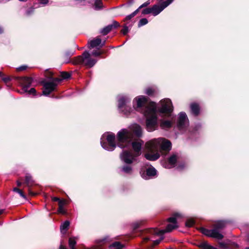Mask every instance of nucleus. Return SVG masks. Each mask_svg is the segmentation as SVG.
<instances>
[{
    "label": "nucleus",
    "mask_w": 249,
    "mask_h": 249,
    "mask_svg": "<svg viewBox=\"0 0 249 249\" xmlns=\"http://www.w3.org/2000/svg\"><path fill=\"white\" fill-rule=\"evenodd\" d=\"M138 111L141 112L146 117V128L148 131L156 130L158 127L157 109L156 105L153 102L148 103L147 98L139 96L135 98L133 104Z\"/></svg>",
    "instance_id": "nucleus-1"
},
{
    "label": "nucleus",
    "mask_w": 249,
    "mask_h": 249,
    "mask_svg": "<svg viewBox=\"0 0 249 249\" xmlns=\"http://www.w3.org/2000/svg\"><path fill=\"white\" fill-rule=\"evenodd\" d=\"M146 153L145 158L149 160H156L160 157V151L168 152L171 149V142L164 139L159 138L153 139L145 144Z\"/></svg>",
    "instance_id": "nucleus-2"
},
{
    "label": "nucleus",
    "mask_w": 249,
    "mask_h": 249,
    "mask_svg": "<svg viewBox=\"0 0 249 249\" xmlns=\"http://www.w3.org/2000/svg\"><path fill=\"white\" fill-rule=\"evenodd\" d=\"M143 142L141 140H138L132 142V140L127 145L125 142L120 143L118 141V145L121 148L127 147L132 146L135 152L133 154L131 151H124L121 154L120 157L123 161L127 164H130L135 160V158L141 154L142 145Z\"/></svg>",
    "instance_id": "nucleus-3"
},
{
    "label": "nucleus",
    "mask_w": 249,
    "mask_h": 249,
    "mask_svg": "<svg viewBox=\"0 0 249 249\" xmlns=\"http://www.w3.org/2000/svg\"><path fill=\"white\" fill-rule=\"evenodd\" d=\"M133 133L137 136L140 137L142 135V129L141 127L137 124H134L132 125L130 128V130L126 129H123L117 134V141L121 142H125L127 145L129 142L133 140Z\"/></svg>",
    "instance_id": "nucleus-4"
},
{
    "label": "nucleus",
    "mask_w": 249,
    "mask_h": 249,
    "mask_svg": "<svg viewBox=\"0 0 249 249\" xmlns=\"http://www.w3.org/2000/svg\"><path fill=\"white\" fill-rule=\"evenodd\" d=\"M227 223V222L225 221H218L213 224V228L212 230L201 228L199 230L201 233L207 236L221 240L223 238V235L220 233L219 231L226 227Z\"/></svg>",
    "instance_id": "nucleus-5"
},
{
    "label": "nucleus",
    "mask_w": 249,
    "mask_h": 249,
    "mask_svg": "<svg viewBox=\"0 0 249 249\" xmlns=\"http://www.w3.org/2000/svg\"><path fill=\"white\" fill-rule=\"evenodd\" d=\"M72 62L73 64H84L88 67H93L96 62V60L92 59L90 57V54L88 52L83 53L82 55H79L74 58Z\"/></svg>",
    "instance_id": "nucleus-6"
},
{
    "label": "nucleus",
    "mask_w": 249,
    "mask_h": 249,
    "mask_svg": "<svg viewBox=\"0 0 249 249\" xmlns=\"http://www.w3.org/2000/svg\"><path fill=\"white\" fill-rule=\"evenodd\" d=\"M178 227V226L177 224L171 223L167 226L165 230H159L158 229H150L146 230L145 231V233L148 235L143 237V240L144 242H147L150 238L148 235L149 234L163 235L164 233L170 232L173 230L176 229Z\"/></svg>",
    "instance_id": "nucleus-7"
},
{
    "label": "nucleus",
    "mask_w": 249,
    "mask_h": 249,
    "mask_svg": "<svg viewBox=\"0 0 249 249\" xmlns=\"http://www.w3.org/2000/svg\"><path fill=\"white\" fill-rule=\"evenodd\" d=\"M130 99L127 97L121 96L118 99V108L124 114H128L131 111V108L127 104L130 102Z\"/></svg>",
    "instance_id": "nucleus-8"
},
{
    "label": "nucleus",
    "mask_w": 249,
    "mask_h": 249,
    "mask_svg": "<svg viewBox=\"0 0 249 249\" xmlns=\"http://www.w3.org/2000/svg\"><path fill=\"white\" fill-rule=\"evenodd\" d=\"M115 136L113 133L108 134L107 137V142H101L103 148L108 151H112L116 147L115 143Z\"/></svg>",
    "instance_id": "nucleus-9"
},
{
    "label": "nucleus",
    "mask_w": 249,
    "mask_h": 249,
    "mask_svg": "<svg viewBox=\"0 0 249 249\" xmlns=\"http://www.w3.org/2000/svg\"><path fill=\"white\" fill-rule=\"evenodd\" d=\"M173 0H161L159 4H155L152 7V14L154 16L159 14L164 8L173 2Z\"/></svg>",
    "instance_id": "nucleus-10"
},
{
    "label": "nucleus",
    "mask_w": 249,
    "mask_h": 249,
    "mask_svg": "<svg viewBox=\"0 0 249 249\" xmlns=\"http://www.w3.org/2000/svg\"><path fill=\"white\" fill-rule=\"evenodd\" d=\"M60 79L55 78L52 81L44 82L43 84L44 90H43V94L48 95L55 89L57 86L56 82H60Z\"/></svg>",
    "instance_id": "nucleus-11"
},
{
    "label": "nucleus",
    "mask_w": 249,
    "mask_h": 249,
    "mask_svg": "<svg viewBox=\"0 0 249 249\" xmlns=\"http://www.w3.org/2000/svg\"><path fill=\"white\" fill-rule=\"evenodd\" d=\"M161 107L160 111L163 113L169 115L173 111V106L171 101L169 99H165L160 101Z\"/></svg>",
    "instance_id": "nucleus-12"
},
{
    "label": "nucleus",
    "mask_w": 249,
    "mask_h": 249,
    "mask_svg": "<svg viewBox=\"0 0 249 249\" xmlns=\"http://www.w3.org/2000/svg\"><path fill=\"white\" fill-rule=\"evenodd\" d=\"M188 125V120L187 115L184 112H181L178 115V127L179 129L182 130Z\"/></svg>",
    "instance_id": "nucleus-13"
},
{
    "label": "nucleus",
    "mask_w": 249,
    "mask_h": 249,
    "mask_svg": "<svg viewBox=\"0 0 249 249\" xmlns=\"http://www.w3.org/2000/svg\"><path fill=\"white\" fill-rule=\"evenodd\" d=\"M178 159V156L176 154L172 155L168 159L167 162H166L164 165L166 168H171L174 167L176 163L177 160Z\"/></svg>",
    "instance_id": "nucleus-14"
},
{
    "label": "nucleus",
    "mask_w": 249,
    "mask_h": 249,
    "mask_svg": "<svg viewBox=\"0 0 249 249\" xmlns=\"http://www.w3.org/2000/svg\"><path fill=\"white\" fill-rule=\"evenodd\" d=\"M120 26L119 23L116 21H114L111 24H109L106 27H104L101 31V33H102L103 35H107L113 28H116Z\"/></svg>",
    "instance_id": "nucleus-15"
},
{
    "label": "nucleus",
    "mask_w": 249,
    "mask_h": 249,
    "mask_svg": "<svg viewBox=\"0 0 249 249\" xmlns=\"http://www.w3.org/2000/svg\"><path fill=\"white\" fill-rule=\"evenodd\" d=\"M157 171L153 167H149L146 170V175L144 173L142 175V177L145 179H150L156 175Z\"/></svg>",
    "instance_id": "nucleus-16"
},
{
    "label": "nucleus",
    "mask_w": 249,
    "mask_h": 249,
    "mask_svg": "<svg viewBox=\"0 0 249 249\" xmlns=\"http://www.w3.org/2000/svg\"><path fill=\"white\" fill-rule=\"evenodd\" d=\"M32 81V78L30 77H24L22 78L21 84L24 92H26L27 91V89L30 87Z\"/></svg>",
    "instance_id": "nucleus-17"
},
{
    "label": "nucleus",
    "mask_w": 249,
    "mask_h": 249,
    "mask_svg": "<svg viewBox=\"0 0 249 249\" xmlns=\"http://www.w3.org/2000/svg\"><path fill=\"white\" fill-rule=\"evenodd\" d=\"M102 41L100 38H96L88 42L89 48H93L99 46L101 44Z\"/></svg>",
    "instance_id": "nucleus-18"
},
{
    "label": "nucleus",
    "mask_w": 249,
    "mask_h": 249,
    "mask_svg": "<svg viewBox=\"0 0 249 249\" xmlns=\"http://www.w3.org/2000/svg\"><path fill=\"white\" fill-rule=\"evenodd\" d=\"M76 244V242L75 238L71 237L69 238V245L71 249H75L74 246ZM60 249H67L66 247L63 246L62 245H61L60 246Z\"/></svg>",
    "instance_id": "nucleus-19"
},
{
    "label": "nucleus",
    "mask_w": 249,
    "mask_h": 249,
    "mask_svg": "<svg viewBox=\"0 0 249 249\" xmlns=\"http://www.w3.org/2000/svg\"><path fill=\"white\" fill-rule=\"evenodd\" d=\"M190 107L192 113L195 116L198 115L199 113V106L196 103H193Z\"/></svg>",
    "instance_id": "nucleus-20"
},
{
    "label": "nucleus",
    "mask_w": 249,
    "mask_h": 249,
    "mask_svg": "<svg viewBox=\"0 0 249 249\" xmlns=\"http://www.w3.org/2000/svg\"><path fill=\"white\" fill-rule=\"evenodd\" d=\"M65 204V200H59V208L58 209V212L59 213L65 214L66 213V211L64 208V206Z\"/></svg>",
    "instance_id": "nucleus-21"
},
{
    "label": "nucleus",
    "mask_w": 249,
    "mask_h": 249,
    "mask_svg": "<svg viewBox=\"0 0 249 249\" xmlns=\"http://www.w3.org/2000/svg\"><path fill=\"white\" fill-rule=\"evenodd\" d=\"M172 124L170 121H163L160 123V127L163 129H167L171 127Z\"/></svg>",
    "instance_id": "nucleus-22"
},
{
    "label": "nucleus",
    "mask_w": 249,
    "mask_h": 249,
    "mask_svg": "<svg viewBox=\"0 0 249 249\" xmlns=\"http://www.w3.org/2000/svg\"><path fill=\"white\" fill-rule=\"evenodd\" d=\"M123 245L119 242H115L109 246V249H122Z\"/></svg>",
    "instance_id": "nucleus-23"
},
{
    "label": "nucleus",
    "mask_w": 249,
    "mask_h": 249,
    "mask_svg": "<svg viewBox=\"0 0 249 249\" xmlns=\"http://www.w3.org/2000/svg\"><path fill=\"white\" fill-rule=\"evenodd\" d=\"M200 247L202 249H218L213 246H211L207 242H203L200 245Z\"/></svg>",
    "instance_id": "nucleus-24"
},
{
    "label": "nucleus",
    "mask_w": 249,
    "mask_h": 249,
    "mask_svg": "<svg viewBox=\"0 0 249 249\" xmlns=\"http://www.w3.org/2000/svg\"><path fill=\"white\" fill-rule=\"evenodd\" d=\"M25 183L29 187L32 186L33 184V181L32 180V177L28 174L26 175L25 177Z\"/></svg>",
    "instance_id": "nucleus-25"
},
{
    "label": "nucleus",
    "mask_w": 249,
    "mask_h": 249,
    "mask_svg": "<svg viewBox=\"0 0 249 249\" xmlns=\"http://www.w3.org/2000/svg\"><path fill=\"white\" fill-rule=\"evenodd\" d=\"M94 7L96 10L101 9L103 7L102 0H95Z\"/></svg>",
    "instance_id": "nucleus-26"
},
{
    "label": "nucleus",
    "mask_w": 249,
    "mask_h": 249,
    "mask_svg": "<svg viewBox=\"0 0 249 249\" xmlns=\"http://www.w3.org/2000/svg\"><path fill=\"white\" fill-rule=\"evenodd\" d=\"M179 216V214L178 213H176L174 214V216L173 217H169L167 219V221L171 223L172 224H177V218Z\"/></svg>",
    "instance_id": "nucleus-27"
},
{
    "label": "nucleus",
    "mask_w": 249,
    "mask_h": 249,
    "mask_svg": "<svg viewBox=\"0 0 249 249\" xmlns=\"http://www.w3.org/2000/svg\"><path fill=\"white\" fill-rule=\"evenodd\" d=\"M70 225V222L68 221H65L60 226V229L62 232L63 231H66Z\"/></svg>",
    "instance_id": "nucleus-28"
},
{
    "label": "nucleus",
    "mask_w": 249,
    "mask_h": 249,
    "mask_svg": "<svg viewBox=\"0 0 249 249\" xmlns=\"http://www.w3.org/2000/svg\"><path fill=\"white\" fill-rule=\"evenodd\" d=\"M145 92L146 94H147L149 96H152L156 92V90L155 89L152 88H148L146 89Z\"/></svg>",
    "instance_id": "nucleus-29"
},
{
    "label": "nucleus",
    "mask_w": 249,
    "mask_h": 249,
    "mask_svg": "<svg viewBox=\"0 0 249 249\" xmlns=\"http://www.w3.org/2000/svg\"><path fill=\"white\" fill-rule=\"evenodd\" d=\"M139 11V9H137L136 10H135L134 12H133L132 14L128 15L125 18V20H128L130 19L131 18L134 17L138 13Z\"/></svg>",
    "instance_id": "nucleus-30"
},
{
    "label": "nucleus",
    "mask_w": 249,
    "mask_h": 249,
    "mask_svg": "<svg viewBox=\"0 0 249 249\" xmlns=\"http://www.w3.org/2000/svg\"><path fill=\"white\" fill-rule=\"evenodd\" d=\"M122 170L125 173H130L132 170V168L130 166L126 165L122 168Z\"/></svg>",
    "instance_id": "nucleus-31"
},
{
    "label": "nucleus",
    "mask_w": 249,
    "mask_h": 249,
    "mask_svg": "<svg viewBox=\"0 0 249 249\" xmlns=\"http://www.w3.org/2000/svg\"><path fill=\"white\" fill-rule=\"evenodd\" d=\"M148 23V20L146 18H143L141 19L139 22L138 26L139 27L142 26L143 25H144Z\"/></svg>",
    "instance_id": "nucleus-32"
},
{
    "label": "nucleus",
    "mask_w": 249,
    "mask_h": 249,
    "mask_svg": "<svg viewBox=\"0 0 249 249\" xmlns=\"http://www.w3.org/2000/svg\"><path fill=\"white\" fill-rule=\"evenodd\" d=\"M60 76L63 79H66L70 78L71 75L67 72L63 71L61 73Z\"/></svg>",
    "instance_id": "nucleus-33"
},
{
    "label": "nucleus",
    "mask_w": 249,
    "mask_h": 249,
    "mask_svg": "<svg viewBox=\"0 0 249 249\" xmlns=\"http://www.w3.org/2000/svg\"><path fill=\"white\" fill-rule=\"evenodd\" d=\"M13 191L15 192L18 193L22 197H23V198L26 197L24 195L22 191L21 190H20V189H19L18 188H14L13 189Z\"/></svg>",
    "instance_id": "nucleus-34"
},
{
    "label": "nucleus",
    "mask_w": 249,
    "mask_h": 249,
    "mask_svg": "<svg viewBox=\"0 0 249 249\" xmlns=\"http://www.w3.org/2000/svg\"><path fill=\"white\" fill-rule=\"evenodd\" d=\"M195 222L193 219H188L186 222V226L188 227H191L194 225Z\"/></svg>",
    "instance_id": "nucleus-35"
},
{
    "label": "nucleus",
    "mask_w": 249,
    "mask_h": 249,
    "mask_svg": "<svg viewBox=\"0 0 249 249\" xmlns=\"http://www.w3.org/2000/svg\"><path fill=\"white\" fill-rule=\"evenodd\" d=\"M142 14L143 15H147L152 14V9L151 8H146L142 11Z\"/></svg>",
    "instance_id": "nucleus-36"
},
{
    "label": "nucleus",
    "mask_w": 249,
    "mask_h": 249,
    "mask_svg": "<svg viewBox=\"0 0 249 249\" xmlns=\"http://www.w3.org/2000/svg\"><path fill=\"white\" fill-rule=\"evenodd\" d=\"M91 54L93 56H98L102 54V52L97 50H94L92 52Z\"/></svg>",
    "instance_id": "nucleus-37"
},
{
    "label": "nucleus",
    "mask_w": 249,
    "mask_h": 249,
    "mask_svg": "<svg viewBox=\"0 0 249 249\" xmlns=\"http://www.w3.org/2000/svg\"><path fill=\"white\" fill-rule=\"evenodd\" d=\"M122 32L124 35H126L128 32V28L126 26L124 27L122 30Z\"/></svg>",
    "instance_id": "nucleus-38"
},
{
    "label": "nucleus",
    "mask_w": 249,
    "mask_h": 249,
    "mask_svg": "<svg viewBox=\"0 0 249 249\" xmlns=\"http://www.w3.org/2000/svg\"><path fill=\"white\" fill-rule=\"evenodd\" d=\"M36 90L35 88H31L29 90H28L26 92H28L29 94H35L36 93Z\"/></svg>",
    "instance_id": "nucleus-39"
},
{
    "label": "nucleus",
    "mask_w": 249,
    "mask_h": 249,
    "mask_svg": "<svg viewBox=\"0 0 249 249\" xmlns=\"http://www.w3.org/2000/svg\"><path fill=\"white\" fill-rule=\"evenodd\" d=\"M150 4V2L149 1H146L144 3H143L142 5H141L139 7V10L141 9L142 8V7H146L147 6H148L149 4Z\"/></svg>",
    "instance_id": "nucleus-40"
},
{
    "label": "nucleus",
    "mask_w": 249,
    "mask_h": 249,
    "mask_svg": "<svg viewBox=\"0 0 249 249\" xmlns=\"http://www.w3.org/2000/svg\"><path fill=\"white\" fill-rule=\"evenodd\" d=\"M27 67L26 66H22L17 68V71H22L25 70L27 69Z\"/></svg>",
    "instance_id": "nucleus-41"
},
{
    "label": "nucleus",
    "mask_w": 249,
    "mask_h": 249,
    "mask_svg": "<svg viewBox=\"0 0 249 249\" xmlns=\"http://www.w3.org/2000/svg\"><path fill=\"white\" fill-rule=\"evenodd\" d=\"M38 1L39 2L40 4L43 5H46L49 2L48 0H38Z\"/></svg>",
    "instance_id": "nucleus-42"
},
{
    "label": "nucleus",
    "mask_w": 249,
    "mask_h": 249,
    "mask_svg": "<svg viewBox=\"0 0 249 249\" xmlns=\"http://www.w3.org/2000/svg\"><path fill=\"white\" fill-rule=\"evenodd\" d=\"M162 238H161L160 239H159V240H156L155 241H154V244L155 245H158L159 244H160V243L161 242V241L162 240Z\"/></svg>",
    "instance_id": "nucleus-43"
},
{
    "label": "nucleus",
    "mask_w": 249,
    "mask_h": 249,
    "mask_svg": "<svg viewBox=\"0 0 249 249\" xmlns=\"http://www.w3.org/2000/svg\"><path fill=\"white\" fill-rule=\"evenodd\" d=\"M52 200L53 201H58V202H59V200H61L60 199H59V198L58 197H53L52 198Z\"/></svg>",
    "instance_id": "nucleus-44"
},
{
    "label": "nucleus",
    "mask_w": 249,
    "mask_h": 249,
    "mask_svg": "<svg viewBox=\"0 0 249 249\" xmlns=\"http://www.w3.org/2000/svg\"><path fill=\"white\" fill-rule=\"evenodd\" d=\"M140 224L139 223H135L134 225V229L135 230L139 228Z\"/></svg>",
    "instance_id": "nucleus-45"
},
{
    "label": "nucleus",
    "mask_w": 249,
    "mask_h": 249,
    "mask_svg": "<svg viewBox=\"0 0 249 249\" xmlns=\"http://www.w3.org/2000/svg\"><path fill=\"white\" fill-rule=\"evenodd\" d=\"M220 247L221 248H226V245L223 243H220Z\"/></svg>",
    "instance_id": "nucleus-46"
},
{
    "label": "nucleus",
    "mask_w": 249,
    "mask_h": 249,
    "mask_svg": "<svg viewBox=\"0 0 249 249\" xmlns=\"http://www.w3.org/2000/svg\"><path fill=\"white\" fill-rule=\"evenodd\" d=\"M72 54V53H67L65 55L66 57H69Z\"/></svg>",
    "instance_id": "nucleus-47"
},
{
    "label": "nucleus",
    "mask_w": 249,
    "mask_h": 249,
    "mask_svg": "<svg viewBox=\"0 0 249 249\" xmlns=\"http://www.w3.org/2000/svg\"><path fill=\"white\" fill-rule=\"evenodd\" d=\"M17 185H18V186L19 187V186H21V182H20L19 181H17Z\"/></svg>",
    "instance_id": "nucleus-48"
},
{
    "label": "nucleus",
    "mask_w": 249,
    "mask_h": 249,
    "mask_svg": "<svg viewBox=\"0 0 249 249\" xmlns=\"http://www.w3.org/2000/svg\"><path fill=\"white\" fill-rule=\"evenodd\" d=\"M3 32V29L1 27H0V34H1Z\"/></svg>",
    "instance_id": "nucleus-49"
},
{
    "label": "nucleus",
    "mask_w": 249,
    "mask_h": 249,
    "mask_svg": "<svg viewBox=\"0 0 249 249\" xmlns=\"http://www.w3.org/2000/svg\"><path fill=\"white\" fill-rule=\"evenodd\" d=\"M19 1H22V2H26L28 0H18Z\"/></svg>",
    "instance_id": "nucleus-50"
},
{
    "label": "nucleus",
    "mask_w": 249,
    "mask_h": 249,
    "mask_svg": "<svg viewBox=\"0 0 249 249\" xmlns=\"http://www.w3.org/2000/svg\"><path fill=\"white\" fill-rule=\"evenodd\" d=\"M3 210H0V214H1L2 213H3Z\"/></svg>",
    "instance_id": "nucleus-51"
},
{
    "label": "nucleus",
    "mask_w": 249,
    "mask_h": 249,
    "mask_svg": "<svg viewBox=\"0 0 249 249\" xmlns=\"http://www.w3.org/2000/svg\"><path fill=\"white\" fill-rule=\"evenodd\" d=\"M30 14V11H27V15H29Z\"/></svg>",
    "instance_id": "nucleus-52"
},
{
    "label": "nucleus",
    "mask_w": 249,
    "mask_h": 249,
    "mask_svg": "<svg viewBox=\"0 0 249 249\" xmlns=\"http://www.w3.org/2000/svg\"><path fill=\"white\" fill-rule=\"evenodd\" d=\"M105 44V41L103 42V43L101 45V46H103Z\"/></svg>",
    "instance_id": "nucleus-53"
},
{
    "label": "nucleus",
    "mask_w": 249,
    "mask_h": 249,
    "mask_svg": "<svg viewBox=\"0 0 249 249\" xmlns=\"http://www.w3.org/2000/svg\"><path fill=\"white\" fill-rule=\"evenodd\" d=\"M69 62V61H65V63H68Z\"/></svg>",
    "instance_id": "nucleus-54"
},
{
    "label": "nucleus",
    "mask_w": 249,
    "mask_h": 249,
    "mask_svg": "<svg viewBox=\"0 0 249 249\" xmlns=\"http://www.w3.org/2000/svg\"><path fill=\"white\" fill-rule=\"evenodd\" d=\"M246 249H249V247L246 248Z\"/></svg>",
    "instance_id": "nucleus-55"
},
{
    "label": "nucleus",
    "mask_w": 249,
    "mask_h": 249,
    "mask_svg": "<svg viewBox=\"0 0 249 249\" xmlns=\"http://www.w3.org/2000/svg\"><path fill=\"white\" fill-rule=\"evenodd\" d=\"M1 72L0 71V76H1Z\"/></svg>",
    "instance_id": "nucleus-56"
}]
</instances>
